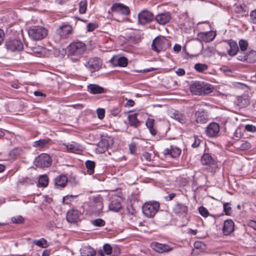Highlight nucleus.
Segmentation results:
<instances>
[{"label":"nucleus","mask_w":256,"mask_h":256,"mask_svg":"<svg viewBox=\"0 0 256 256\" xmlns=\"http://www.w3.org/2000/svg\"><path fill=\"white\" fill-rule=\"evenodd\" d=\"M86 51V46L81 42H73L68 46V52L69 56H72L73 62H76Z\"/></svg>","instance_id":"obj_1"},{"label":"nucleus","mask_w":256,"mask_h":256,"mask_svg":"<svg viewBox=\"0 0 256 256\" xmlns=\"http://www.w3.org/2000/svg\"><path fill=\"white\" fill-rule=\"evenodd\" d=\"M214 90L213 86L210 84L195 81L190 85V92L196 95H206L211 93Z\"/></svg>","instance_id":"obj_2"},{"label":"nucleus","mask_w":256,"mask_h":256,"mask_svg":"<svg viewBox=\"0 0 256 256\" xmlns=\"http://www.w3.org/2000/svg\"><path fill=\"white\" fill-rule=\"evenodd\" d=\"M170 46V40L163 36H158L155 38L152 44V49L157 52L165 51Z\"/></svg>","instance_id":"obj_3"},{"label":"nucleus","mask_w":256,"mask_h":256,"mask_svg":"<svg viewBox=\"0 0 256 256\" xmlns=\"http://www.w3.org/2000/svg\"><path fill=\"white\" fill-rule=\"evenodd\" d=\"M29 36L34 40H40L45 38L48 34L47 30L40 26H33L28 30Z\"/></svg>","instance_id":"obj_4"},{"label":"nucleus","mask_w":256,"mask_h":256,"mask_svg":"<svg viewBox=\"0 0 256 256\" xmlns=\"http://www.w3.org/2000/svg\"><path fill=\"white\" fill-rule=\"evenodd\" d=\"M160 209V204L156 201L145 202L142 208L144 214L148 218L154 216Z\"/></svg>","instance_id":"obj_5"},{"label":"nucleus","mask_w":256,"mask_h":256,"mask_svg":"<svg viewBox=\"0 0 256 256\" xmlns=\"http://www.w3.org/2000/svg\"><path fill=\"white\" fill-rule=\"evenodd\" d=\"M6 50L10 52H18L22 50L24 44L20 40L9 39L6 40L4 44Z\"/></svg>","instance_id":"obj_6"},{"label":"nucleus","mask_w":256,"mask_h":256,"mask_svg":"<svg viewBox=\"0 0 256 256\" xmlns=\"http://www.w3.org/2000/svg\"><path fill=\"white\" fill-rule=\"evenodd\" d=\"M52 160L50 156L46 154H42L35 158L34 164L40 168H48L52 164Z\"/></svg>","instance_id":"obj_7"},{"label":"nucleus","mask_w":256,"mask_h":256,"mask_svg":"<svg viewBox=\"0 0 256 256\" xmlns=\"http://www.w3.org/2000/svg\"><path fill=\"white\" fill-rule=\"evenodd\" d=\"M112 144L113 139L112 137L103 138L98 144L96 151L99 154L104 153Z\"/></svg>","instance_id":"obj_8"},{"label":"nucleus","mask_w":256,"mask_h":256,"mask_svg":"<svg viewBox=\"0 0 256 256\" xmlns=\"http://www.w3.org/2000/svg\"><path fill=\"white\" fill-rule=\"evenodd\" d=\"M237 59L241 62L247 63L256 62V51L250 50L244 54L240 53L237 56Z\"/></svg>","instance_id":"obj_9"},{"label":"nucleus","mask_w":256,"mask_h":256,"mask_svg":"<svg viewBox=\"0 0 256 256\" xmlns=\"http://www.w3.org/2000/svg\"><path fill=\"white\" fill-rule=\"evenodd\" d=\"M102 62L98 58H90L87 61L84 66L91 72H94L98 70L101 67Z\"/></svg>","instance_id":"obj_10"},{"label":"nucleus","mask_w":256,"mask_h":256,"mask_svg":"<svg viewBox=\"0 0 256 256\" xmlns=\"http://www.w3.org/2000/svg\"><path fill=\"white\" fill-rule=\"evenodd\" d=\"M154 19V16L152 13L146 10H142L138 14V22L142 25L151 22Z\"/></svg>","instance_id":"obj_11"},{"label":"nucleus","mask_w":256,"mask_h":256,"mask_svg":"<svg viewBox=\"0 0 256 256\" xmlns=\"http://www.w3.org/2000/svg\"><path fill=\"white\" fill-rule=\"evenodd\" d=\"M112 12L124 16H128L130 13L128 6L121 3H115L111 7Z\"/></svg>","instance_id":"obj_12"},{"label":"nucleus","mask_w":256,"mask_h":256,"mask_svg":"<svg viewBox=\"0 0 256 256\" xmlns=\"http://www.w3.org/2000/svg\"><path fill=\"white\" fill-rule=\"evenodd\" d=\"M216 33L210 30L206 32H200L198 34L197 39L201 42H212L216 37Z\"/></svg>","instance_id":"obj_13"},{"label":"nucleus","mask_w":256,"mask_h":256,"mask_svg":"<svg viewBox=\"0 0 256 256\" xmlns=\"http://www.w3.org/2000/svg\"><path fill=\"white\" fill-rule=\"evenodd\" d=\"M220 132V126L216 122H211L206 127V133L210 138L216 137Z\"/></svg>","instance_id":"obj_14"},{"label":"nucleus","mask_w":256,"mask_h":256,"mask_svg":"<svg viewBox=\"0 0 256 256\" xmlns=\"http://www.w3.org/2000/svg\"><path fill=\"white\" fill-rule=\"evenodd\" d=\"M196 122L198 124H205L209 120L208 112L203 109H200L194 114Z\"/></svg>","instance_id":"obj_15"},{"label":"nucleus","mask_w":256,"mask_h":256,"mask_svg":"<svg viewBox=\"0 0 256 256\" xmlns=\"http://www.w3.org/2000/svg\"><path fill=\"white\" fill-rule=\"evenodd\" d=\"M92 211L96 214L102 212L103 208L102 198L100 196H94L92 206Z\"/></svg>","instance_id":"obj_16"},{"label":"nucleus","mask_w":256,"mask_h":256,"mask_svg":"<svg viewBox=\"0 0 256 256\" xmlns=\"http://www.w3.org/2000/svg\"><path fill=\"white\" fill-rule=\"evenodd\" d=\"M226 42L229 46V48L228 49V54L231 56L236 54L237 56H238L240 50L237 43L232 40H227Z\"/></svg>","instance_id":"obj_17"},{"label":"nucleus","mask_w":256,"mask_h":256,"mask_svg":"<svg viewBox=\"0 0 256 256\" xmlns=\"http://www.w3.org/2000/svg\"><path fill=\"white\" fill-rule=\"evenodd\" d=\"M234 230V222L232 220H226L222 226V233L224 236H229Z\"/></svg>","instance_id":"obj_18"},{"label":"nucleus","mask_w":256,"mask_h":256,"mask_svg":"<svg viewBox=\"0 0 256 256\" xmlns=\"http://www.w3.org/2000/svg\"><path fill=\"white\" fill-rule=\"evenodd\" d=\"M201 162L202 165L212 168L215 166L216 162L212 156L208 153L204 154L201 158Z\"/></svg>","instance_id":"obj_19"},{"label":"nucleus","mask_w":256,"mask_h":256,"mask_svg":"<svg viewBox=\"0 0 256 256\" xmlns=\"http://www.w3.org/2000/svg\"><path fill=\"white\" fill-rule=\"evenodd\" d=\"M81 213L78 210H72L68 211L66 214V220L70 223H76L80 220Z\"/></svg>","instance_id":"obj_20"},{"label":"nucleus","mask_w":256,"mask_h":256,"mask_svg":"<svg viewBox=\"0 0 256 256\" xmlns=\"http://www.w3.org/2000/svg\"><path fill=\"white\" fill-rule=\"evenodd\" d=\"M72 29L68 25L60 26L56 31L57 34L60 38H66L72 34Z\"/></svg>","instance_id":"obj_21"},{"label":"nucleus","mask_w":256,"mask_h":256,"mask_svg":"<svg viewBox=\"0 0 256 256\" xmlns=\"http://www.w3.org/2000/svg\"><path fill=\"white\" fill-rule=\"evenodd\" d=\"M152 246L154 250L159 253L168 252L173 249L172 247L168 244L158 242L153 243Z\"/></svg>","instance_id":"obj_22"},{"label":"nucleus","mask_w":256,"mask_h":256,"mask_svg":"<svg viewBox=\"0 0 256 256\" xmlns=\"http://www.w3.org/2000/svg\"><path fill=\"white\" fill-rule=\"evenodd\" d=\"M182 150L174 146H170L169 148H166L164 150L165 155H169L173 158L178 157L181 154Z\"/></svg>","instance_id":"obj_23"},{"label":"nucleus","mask_w":256,"mask_h":256,"mask_svg":"<svg viewBox=\"0 0 256 256\" xmlns=\"http://www.w3.org/2000/svg\"><path fill=\"white\" fill-rule=\"evenodd\" d=\"M88 92L92 94H101L106 92V90L96 84H89L87 86Z\"/></svg>","instance_id":"obj_24"},{"label":"nucleus","mask_w":256,"mask_h":256,"mask_svg":"<svg viewBox=\"0 0 256 256\" xmlns=\"http://www.w3.org/2000/svg\"><path fill=\"white\" fill-rule=\"evenodd\" d=\"M234 104L239 108H246L250 104L248 96L246 94L238 96L234 101Z\"/></svg>","instance_id":"obj_25"},{"label":"nucleus","mask_w":256,"mask_h":256,"mask_svg":"<svg viewBox=\"0 0 256 256\" xmlns=\"http://www.w3.org/2000/svg\"><path fill=\"white\" fill-rule=\"evenodd\" d=\"M110 61L114 66L126 67L128 65V59L124 56L119 58L114 56L110 59Z\"/></svg>","instance_id":"obj_26"},{"label":"nucleus","mask_w":256,"mask_h":256,"mask_svg":"<svg viewBox=\"0 0 256 256\" xmlns=\"http://www.w3.org/2000/svg\"><path fill=\"white\" fill-rule=\"evenodd\" d=\"M170 12H166L158 14L156 18V20L160 24H164L168 22L171 19Z\"/></svg>","instance_id":"obj_27"},{"label":"nucleus","mask_w":256,"mask_h":256,"mask_svg":"<svg viewBox=\"0 0 256 256\" xmlns=\"http://www.w3.org/2000/svg\"><path fill=\"white\" fill-rule=\"evenodd\" d=\"M188 211V206L182 203L178 202L175 204L173 208V212L178 215L186 214Z\"/></svg>","instance_id":"obj_28"},{"label":"nucleus","mask_w":256,"mask_h":256,"mask_svg":"<svg viewBox=\"0 0 256 256\" xmlns=\"http://www.w3.org/2000/svg\"><path fill=\"white\" fill-rule=\"evenodd\" d=\"M68 182V178L64 174H60L54 178V184L56 188H63Z\"/></svg>","instance_id":"obj_29"},{"label":"nucleus","mask_w":256,"mask_h":256,"mask_svg":"<svg viewBox=\"0 0 256 256\" xmlns=\"http://www.w3.org/2000/svg\"><path fill=\"white\" fill-rule=\"evenodd\" d=\"M66 148L72 152H78L82 150V147L80 144L76 142H72L67 144H64Z\"/></svg>","instance_id":"obj_30"},{"label":"nucleus","mask_w":256,"mask_h":256,"mask_svg":"<svg viewBox=\"0 0 256 256\" xmlns=\"http://www.w3.org/2000/svg\"><path fill=\"white\" fill-rule=\"evenodd\" d=\"M137 114H133L128 116V124L134 128H138L140 122L137 118Z\"/></svg>","instance_id":"obj_31"},{"label":"nucleus","mask_w":256,"mask_h":256,"mask_svg":"<svg viewBox=\"0 0 256 256\" xmlns=\"http://www.w3.org/2000/svg\"><path fill=\"white\" fill-rule=\"evenodd\" d=\"M122 208L121 202L118 199L112 200L108 206L109 210L114 212H118Z\"/></svg>","instance_id":"obj_32"},{"label":"nucleus","mask_w":256,"mask_h":256,"mask_svg":"<svg viewBox=\"0 0 256 256\" xmlns=\"http://www.w3.org/2000/svg\"><path fill=\"white\" fill-rule=\"evenodd\" d=\"M80 254L82 256H95L96 252L91 246H86L82 249Z\"/></svg>","instance_id":"obj_33"},{"label":"nucleus","mask_w":256,"mask_h":256,"mask_svg":"<svg viewBox=\"0 0 256 256\" xmlns=\"http://www.w3.org/2000/svg\"><path fill=\"white\" fill-rule=\"evenodd\" d=\"M172 117L182 124H184L186 122V116L184 114L180 112L178 110H174L173 112Z\"/></svg>","instance_id":"obj_34"},{"label":"nucleus","mask_w":256,"mask_h":256,"mask_svg":"<svg viewBox=\"0 0 256 256\" xmlns=\"http://www.w3.org/2000/svg\"><path fill=\"white\" fill-rule=\"evenodd\" d=\"M50 138L40 139L38 140L35 141L33 146L36 148H44L50 143Z\"/></svg>","instance_id":"obj_35"},{"label":"nucleus","mask_w":256,"mask_h":256,"mask_svg":"<svg viewBox=\"0 0 256 256\" xmlns=\"http://www.w3.org/2000/svg\"><path fill=\"white\" fill-rule=\"evenodd\" d=\"M33 243L37 246L42 248H46L49 246L48 242L44 238H41L39 240H35L33 241Z\"/></svg>","instance_id":"obj_36"},{"label":"nucleus","mask_w":256,"mask_h":256,"mask_svg":"<svg viewBox=\"0 0 256 256\" xmlns=\"http://www.w3.org/2000/svg\"><path fill=\"white\" fill-rule=\"evenodd\" d=\"M238 44L240 50L238 56H240V53L244 54L246 52V50L248 47V42L246 40L241 39L238 42Z\"/></svg>","instance_id":"obj_37"},{"label":"nucleus","mask_w":256,"mask_h":256,"mask_svg":"<svg viewBox=\"0 0 256 256\" xmlns=\"http://www.w3.org/2000/svg\"><path fill=\"white\" fill-rule=\"evenodd\" d=\"M89 174H92L94 172L95 162L92 160H86L85 162Z\"/></svg>","instance_id":"obj_38"},{"label":"nucleus","mask_w":256,"mask_h":256,"mask_svg":"<svg viewBox=\"0 0 256 256\" xmlns=\"http://www.w3.org/2000/svg\"><path fill=\"white\" fill-rule=\"evenodd\" d=\"M79 12L80 14H85L87 9L86 0H82L79 2Z\"/></svg>","instance_id":"obj_39"},{"label":"nucleus","mask_w":256,"mask_h":256,"mask_svg":"<svg viewBox=\"0 0 256 256\" xmlns=\"http://www.w3.org/2000/svg\"><path fill=\"white\" fill-rule=\"evenodd\" d=\"M38 182L40 186L43 187H46L48 185V177L46 175L41 176L39 178Z\"/></svg>","instance_id":"obj_40"},{"label":"nucleus","mask_w":256,"mask_h":256,"mask_svg":"<svg viewBox=\"0 0 256 256\" xmlns=\"http://www.w3.org/2000/svg\"><path fill=\"white\" fill-rule=\"evenodd\" d=\"M194 68L197 72H202L208 69V66L205 64L197 63L194 65Z\"/></svg>","instance_id":"obj_41"},{"label":"nucleus","mask_w":256,"mask_h":256,"mask_svg":"<svg viewBox=\"0 0 256 256\" xmlns=\"http://www.w3.org/2000/svg\"><path fill=\"white\" fill-rule=\"evenodd\" d=\"M22 150L20 148H14L9 152V155L12 158H15L16 156L21 154Z\"/></svg>","instance_id":"obj_42"},{"label":"nucleus","mask_w":256,"mask_h":256,"mask_svg":"<svg viewBox=\"0 0 256 256\" xmlns=\"http://www.w3.org/2000/svg\"><path fill=\"white\" fill-rule=\"evenodd\" d=\"M92 224L96 227H102L105 225V221L102 218H96L91 221Z\"/></svg>","instance_id":"obj_43"},{"label":"nucleus","mask_w":256,"mask_h":256,"mask_svg":"<svg viewBox=\"0 0 256 256\" xmlns=\"http://www.w3.org/2000/svg\"><path fill=\"white\" fill-rule=\"evenodd\" d=\"M224 212L227 216H230L232 213V208L229 202H224L223 204Z\"/></svg>","instance_id":"obj_44"},{"label":"nucleus","mask_w":256,"mask_h":256,"mask_svg":"<svg viewBox=\"0 0 256 256\" xmlns=\"http://www.w3.org/2000/svg\"><path fill=\"white\" fill-rule=\"evenodd\" d=\"M12 221L14 224H20L24 223V220L22 216H18L12 217Z\"/></svg>","instance_id":"obj_45"},{"label":"nucleus","mask_w":256,"mask_h":256,"mask_svg":"<svg viewBox=\"0 0 256 256\" xmlns=\"http://www.w3.org/2000/svg\"><path fill=\"white\" fill-rule=\"evenodd\" d=\"M198 212L200 214L204 217L206 218L209 216V212L208 210L202 206L198 208Z\"/></svg>","instance_id":"obj_46"},{"label":"nucleus","mask_w":256,"mask_h":256,"mask_svg":"<svg viewBox=\"0 0 256 256\" xmlns=\"http://www.w3.org/2000/svg\"><path fill=\"white\" fill-rule=\"evenodd\" d=\"M104 252L107 255H110L112 253V247L108 244H106L103 246Z\"/></svg>","instance_id":"obj_47"},{"label":"nucleus","mask_w":256,"mask_h":256,"mask_svg":"<svg viewBox=\"0 0 256 256\" xmlns=\"http://www.w3.org/2000/svg\"><path fill=\"white\" fill-rule=\"evenodd\" d=\"M96 113L98 118L102 120L105 116V110L104 108H98L96 110Z\"/></svg>","instance_id":"obj_48"},{"label":"nucleus","mask_w":256,"mask_h":256,"mask_svg":"<svg viewBox=\"0 0 256 256\" xmlns=\"http://www.w3.org/2000/svg\"><path fill=\"white\" fill-rule=\"evenodd\" d=\"M202 243L198 242H196L194 244V249L192 252V254L194 256L198 254V248L200 246Z\"/></svg>","instance_id":"obj_49"},{"label":"nucleus","mask_w":256,"mask_h":256,"mask_svg":"<svg viewBox=\"0 0 256 256\" xmlns=\"http://www.w3.org/2000/svg\"><path fill=\"white\" fill-rule=\"evenodd\" d=\"M97 27L98 25L96 23H89L86 26V29L88 32H92Z\"/></svg>","instance_id":"obj_50"},{"label":"nucleus","mask_w":256,"mask_h":256,"mask_svg":"<svg viewBox=\"0 0 256 256\" xmlns=\"http://www.w3.org/2000/svg\"><path fill=\"white\" fill-rule=\"evenodd\" d=\"M245 130L248 132H254L256 131V127L252 124H246L245 126Z\"/></svg>","instance_id":"obj_51"},{"label":"nucleus","mask_w":256,"mask_h":256,"mask_svg":"<svg viewBox=\"0 0 256 256\" xmlns=\"http://www.w3.org/2000/svg\"><path fill=\"white\" fill-rule=\"evenodd\" d=\"M120 112V109L118 108H112L110 110V114L114 116H118Z\"/></svg>","instance_id":"obj_52"},{"label":"nucleus","mask_w":256,"mask_h":256,"mask_svg":"<svg viewBox=\"0 0 256 256\" xmlns=\"http://www.w3.org/2000/svg\"><path fill=\"white\" fill-rule=\"evenodd\" d=\"M154 120L152 118H148L146 122V125L148 128L154 126Z\"/></svg>","instance_id":"obj_53"},{"label":"nucleus","mask_w":256,"mask_h":256,"mask_svg":"<svg viewBox=\"0 0 256 256\" xmlns=\"http://www.w3.org/2000/svg\"><path fill=\"white\" fill-rule=\"evenodd\" d=\"M240 146L242 150H246L250 148L251 144L250 142L245 141L244 142L242 143Z\"/></svg>","instance_id":"obj_54"},{"label":"nucleus","mask_w":256,"mask_h":256,"mask_svg":"<svg viewBox=\"0 0 256 256\" xmlns=\"http://www.w3.org/2000/svg\"><path fill=\"white\" fill-rule=\"evenodd\" d=\"M250 18L252 22L256 24V10H252L250 14Z\"/></svg>","instance_id":"obj_55"},{"label":"nucleus","mask_w":256,"mask_h":256,"mask_svg":"<svg viewBox=\"0 0 256 256\" xmlns=\"http://www.w3.org/2000/svg\"><path fill=\"white\" fill-rule=\"evenodd\" d=\"M194 142L192 144V148H198L200 143V140L196 136H194Z\"/></svg>","instance_id":"obj_56"},{"label":"nucleus","mask_w":256,"mask_h":256,"mask_svg":"<svg viewBox=\"0 0 256 256\" xmlns=\"http://www.w3.org/2000/svg\"><path fill=\"white\" fill-rule=\"evenodd\" d=\"M130 150L132 154L135 152L136 150V145L134 142L131 143L129 146Z\"/></svg>","instance_id":"obj_57"},{"label":"nucleus","mask_w":256,"mask_h":256,"mask_svg":"<svg viewBox=\"0 0 256 256\" xmlns=\"http://www.w3.org/2000/svg\"><path fill=\"white\" fill-rule=\"evenodd\" d=\"M248 224L249 226L253 228L254 230H256V221L250 220L248 222Z\"/></svg>","instance_id":"obj_58"},{"label":"nucleus","mask_w":256,"mask_h":256,"mask_svg":"<svg viewBox=\"0 0 256 256\" xmlns=\"http://www.w3.org/2000/svg\"><path fill=\"white\" fill-rule=\"evenodd\" d=\"M144 158L148 162L151 160V154L148 152H144L143 154Z\"/></svg>","instance_id":"obj_59"},{"label":"nucleus","mask_w":256,"mask_h":256,"mask_svg":"<svg viewBox=\"0 0 256 256\" xmlns=\"http://www.w3.org/2000/svg\"><path fill=\"white\" fill-rule=\"evenodd\" d=\"M176 73L178 76H182L185 74V70L183 68H178L176 70Z\"/></svg>","instance_id":"obj_60"},{"label":"nucleus","mask_w":256,"mask_h":256,"mask_svg":"<svg viewBox=\"0 0 256 256\" xmlns=\"http://www.w3.org/2000/svg\"><path fill=\"white\" fill-rule=\"evenodd\" d=\"M182 46L180 44H176L173 48L174 50L176 52H178L180 51Z\"/></svg>","instance_id":"obj_61"},{"label":"nucleus","mask_w":256,"mask_h":256,"mask_svg":"<svg viewBox=\"0 0 256 256\" xmlns=\"http://www.w3.org/2000/svg\"><path fill=\"white\" fill-rule=\"evenodd\" d=\"M175 196L176 194L172 193L166 197V200L167 201L172 200L175 197Z\"/></svg>","instance_id":"obj_62"},{"label":"nucleus","mask_w":256,"mask_h":256,"mask_svg":"<svg viewBox=\"0 0 256 256\" xmlns=\"http://www.w3.org/2000/svg\"><path fill=\"white\" fill-rule=\"evenodd\" d=\"M126 100H127V102L126 103V106L128 107H132V106H134V101L132 100H127L126 99Z\"/></svg>","instance_id":"obj_63"},{"label":"nucleus","mask_w":256,"mask_h":256,"mask_svg":"<svg viewBox=\"0 0 256 256\" xmlns=\"http://www.w3.org/2000/svg\"><path fill=\"white\" fill-rule=\"evenodd\" d=\"M148 129L152 136H154L156 134L157 130L154 128V126L148 128Z\"/></svg>","instance_id":"obj_64"}]
</instances>
